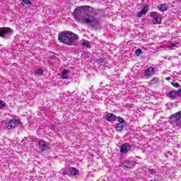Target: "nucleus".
Returning <instances> with one entry per match:
<instances>
[{
  "label": "nucleus",
  "instance_id": "393cba45",
  "mask_svg": "<svg viewBox=\"0 0 181 181\" xmlns=\"http://www.w3.org/2000/svg\"><path fill=\"white\" fill-rule=\"evenodd\" d=\"M6 103H5V102L4 100H0V109L1 108H4V107H5Z\"/></svg>",
  "mask_w": 181,
  "mask_h": 181
},
{
  "label": "nucleus",
  "instance_id": "0eeeda50",
  "mask_svg": "<svg viewBox=\"0 0 181 181\" xmlns=\"http://www.w3.org/2000/svg\"><path fill=\"white\" fill-rule=\"evenodd\" d=\"M38 145L40 146V149L41 152H45L46 151H49V146L45 144V141L42 140L38 141Z\"/></svg>",
  "mask_w": 181,
  "mask_h": 181
},
{
  "label": "nucleus",
  "instance_id": "f03ea898",
  "mask_svg": "<svg viewBox=\"0 0 181 181\" xmlns=\"http://www.w3.org/2000/svg\"><path fill=\"white\" fill-rule=\"evenodd\" d=\"M78 40V35L71 31H63L58 34L59 42L66 46H76V40Z\"/></svg>",
  "mask_w": 181,
  "mask_h": 181
},
{
  "label": "nucleus",
  "instance_id": "b1692460",
  "mask_svg": "<svg viewBox=\"0 0 181 181\" xmlns=\"http://www.w3.org/2000/svg\"><path fill=\"white\" fill-rule=\"evenodd\" d=\"M171 84L175 88H179V87H180V84H179L178 83L171 82Z\"/></svg>",
  "mask_w": 181,
  "mask_h": 181
},
{
  "label": "nucleus",
  "instance_id": "6ab92c4d",
  "mask_svg": "<svg viewBox=\"0 0 181 181\" xmlns=\"http://www.w3.org/2000/svg\"><path fill=\"white\" fill-rule=\"evenodd\" d=\"M158 13L157 12H155V11H152V12L150 13L151 18H153V19L157 18L158 16Z\"/></svg>",
  "mask_w": 181,
  "mask_h": 181
},
{
  "label": "nucleus",
  "instance_id": "cd10ccee",
  "mask_svg": "<svg viewBox=\"0 0 181 181\" xmlns=\"http://www.w3.org/2000/svg\"><path fill=\"white\" fill-rule=\"evenodd\" d=\"M98 63H100V64L104 63V59H98Z\"/></svg>",
  "mask_w": 181,
  "mask_h": 181
},
{
  "label": "nucleus",
  "instance_id": "7c9ffc66",
  "mask_svg": "<svg viewBox=\"0 0 181 181\" xmlns=\"http://www.w3.org/2000/svg\"><path fill=\"white\" fill-rule=\"evenodd\" d=\"M41 111H45L46 110L45 107H40Z\"/></svg>",
  "mask_w": 181,
  "mask_h": 181
},
{
  "label": "nucleus",
  "instance_id": "ddd939ff",
  "mask_svg": "<svg viewBox=\"0 0 181 181\" xmlns=\"http://www.w3.org/2000/svg\"><path fill=\"white\" fill-rule=\"evenodd\" d=\"M155 69L149 67L147 71H145V76H153Z\"/></svg>",
  "mask_w": 181,
  "mask_h": 181
},
{
  "label": "nucleus",
  "instance_id": "6e6552de",
  "mask_svg": "<svg viewBox=\"0 0 181 181\" xmlns=\"http://www.w3.org/2000/svg\"><path fill=\"white\" fill-rule=\"evenodd\" d=\"M149 11V6L148 5H145L141 11L137 13V17L141 18L143 15H146V13Z\"/></svg>",
  "mask_w": 181,
  "mask_h": 181
},
{
  "label": "nucleus",
  "instance_id": "423d86ee",
  "mask_svg": "<svg viewBox=\"0 0 181 181\" xmlns=\"http://www.w3.org/2000/svg\"><path fill=\"white\" fill-rule=\"evenodd\" d=\"M132 148V146L128 143H125L122 144L121 148H120V152L121 153L125 154L128 153L129 151H131Z\"/></svg>",
  "mask_w": 181,
  "mask_h": 181
},
{
  "label": "nucleus",
  "instance_id": "20e7f679",
  "mask_svg": "<svg viewBox=\"0 0 181 181\" xmlns=\"http://www.w3.org/2000/svg\"><path fill=\"white\" fill-rule=\"evenodd\" d=\"M21 125V120L16 119H10L7 124V128L8 129H13V128H16Z\"/></svg>",
  "mask_w": 181,
  "mask_h": 181
},
{
  "label": "nucleus",
  "instance_id": "a878e982",
  "mask_svg": "<svg viewBox=\"0 0 181 181\" xmlns=\"http://www.w3.org/2000/svg\"><path fill=\"white\" fill-rule=\"evenodd\" d=\"M148 172H150L151 175H155V173H156V170H155V169H149Z\"/></svg>",
  "mask_w": 181,
  "mask_h": 181
},
{
  "label": "nucleus",
  "instance_id": "473e14b6",
  "mask_svg": "<svg viewBox=\"0 0 181 181\" xmlns=\"http://www.w3.org/2000/svg\"><path fill=\"white\" fill-rule=\"evenodd\" d=\"M51 59H54V57H52V58Z\"/></svg>",
  "mask_w": 181,
  "mask_h": 181
},
{
  "label": "nucleus",
  "instance_id": "39448f33",
  "mask_svg": "<svg viewBox=\"0 0 181 181\" xmlns=\"http://www.w3.org/2000/svg\"><path fill=\"white\" fill-rule=\"evenodd\" d=\"M11 33H12L11 28L6 27L0 28V37L6 39V35H11Z\"/></svg>",
  "mask_w": 181,
  "mask_h": 181
},
{
  "label": "nucleus",
  "instance_id": "1a4fd4ad",
  "mask_svg": "<svg viewBox=\"0 0 181 181\" xmlns=\"http://www.w3.org/2000/svg\"><path fill=\"white\" fill-rule=\"evenodd\" d=\"M106 120L111 122L112 121H117V116L113 113H109L105 116Z\"/></svg>",
  "mask_w": 181,
  "mask_h": 181
},
{
  "label": "nucleus",
  "instance_id": "aec40b11",
  "mask_svg": "<svg viewBox=\"0 0 181 181\" xmlns=\"http://www.w3.org/2000/svg\"><path fill=\"white\" fill-rule=\"evenodd\" d=\"M141 54H142V49H137L136 51H135V55L138 57L141 56Z\"/></svg>",
  "mask_w": 181,
  "mask_h": 181
},
{
  "label": "nucleus",
  "instance_id": "5701e85b",
  "mask_svg": "<svg viewBox=\"0 0 181 181\" xmlns=\"http://www.w3.org/2000/svg\"><path fill=\"white\" fill-rule=\"evenodd\" d=\"M36 74L37 76H41V74H42V76H43V70H42V69H37Z\"/></svg>",
  "mask_w": 181,
  "mask_h": 181
},
{
  "label": "nucleus",
  "instance_id": "bb28decb",
  "mask_svg": "<svg viewBox=\"0 0 181 181\" xmlns=\"http://www.w3.org/2000/svg\"><path fill=\"white\" fill-rule=\"evenodd\" d=\"M175 46H176L175 43H172L170 46H169V49L172 50V49H173V47H175Z\"/></svg>",
  "mask_w": 181,
  "mask_h": 181
},
{
  "label": "nucleus",
  "instance_id": "9d476101",
  "mask_svg": "<svg viewBox=\"0 0 181 181\" xmlns=\"http://www.w3.org/2000/svg\"><path fill=\"white\" fill-rule=\"evenodd\" d=\"M124 168H127V169H132V168H135V162L134 161H125L123 163Z\"/></svg>",
  "mask_w": 181,
  "mask_h": 181
},
{
  "label": "nucleus",
  "instance_id": "f3484780",
  "mask_svg": "<svg viewBox=\"0 0 181 181\" xmlns=\"http://www.w3.org/2000/svg\"><path fill=\"white\" fill-rule=\"evenodd\" d=\"M69 71L66 69H64L63 71H62V78H64V79H67L69 78Z\"/></svg>",
  "mask_w": 181,
  "mask_h": 181
},
{
  "label": "nucleus",
  "instance_id": "7ed1b4c3",
  "mask_svg": "<svg viewBox=\"0 0 181 181\" xmlns=\"http://www.w3.org/2000/svg\"><path fill=\"white\" fill-rule=\"evenodd\" d=\"M169 124L171 125H177V127H181V111L178 112L177 113H175L174 115H172L169 117Z\"/></svg>",
  "mask_w": 181,
  "mask_h": 181
},
{
  "label": "nucleus",
  "instance_id": "2f4dec72",
  "mask_svg": "<svg viewBox=\"0 0 181 181\" xmlns=\"http://www.w3.org/2000/svg\"><path fill=\"white\" fill-rule=\"evenodd\" d=\"M151 181H156V180H151Z\"/></svg>",
  "mask_w": 181,
  "mask_h": 181
},
{
  "label": "nucleus",
  "instance_id": "2eb2a0df",
  "mask_svg": "<svg viewBox=\"0 0 181 181\" xmlns=\"http://www.w3.org/2000/svg\"><path fill=\"white\" fill-rule=\"evenodd\" d=\"M158 9L161 12H165V11H168V6H166V4H160L158 6Z\"/></svg>",
  "mask_w": 181,
  "mask_h": 181
},
{
  "label": "nucleus",
  "instance_id": "9b49d317",
  "mask_svg": "<svg viewBox=\"0 0 181 181\" xmlns=\"http://www.w3.org/2000/svg\"><path fill=\"white\" fill-rule=\"evenodd\" d=\"M177 94V92L175 90H171L168 93H167V96H168L170 100H175L176 99V95Z\"/></svg>",
  "mask_w": 181,
  "mask_h": 181
},
{
  "label": "nucleus",
  "instance_id": "412c9836",
  "mask_svg": "<svg viewBox=\"0 0 181 181\" xmlns=\"http://www.w3.org/2000/svg\"><path fill=\"white\" fill-rule=\"evenodd\" d=\"M22 4L23 5H32V2L30 1V0H23Z\"/></svg>",
  "mask_w": 181,
  "mask_h": 181
},
{
  "label": "nucleus",
  "instance_id": "f257e3e1",
  "mask_svg": "<svg viewBox=\"0 0 181 181\" xmlns=\"http://www.w3.org/2000/svg\"><path fill=\"white\" fill-rule=\"evenodd\" d=\"M90 10L89 6H81L75 8L74 16L76 21L81 22L83 25H90V26H98L100 19L97 18L98 11L92 10L90 13H86Z\"/></svg>",
  "mask_w": 181,
  "mask_h": 181
},
{
  "label": "nucleus",
  "instance_id": "dca6fc26",
  "mask_svg": "<svg viewBox=\"0 0 181 181\" xmlns=\"http://www.w3.org/2000/svg\"><path fill=\"white\" fill-rule=\"evenodd\" d=\"M161 22L162 18H159V16L153 20V23H154V25H160Z\"/></svg>",
  "mask_w": 181,
  "mask_h": 181
},
{
  "label": "nucleus",
  "instance_id": "a211bd4d",
  "mask_svg": "<svg viewBox=\"0 0 181 181\" xmlns=\"http://www.w3.org/2000/svg\"><path fill=\"white\" fill-rule=\"evenodd\" d=\"M82 46H84L88 49H90V47H91V44L90 43L89 41H84L83 42H82Z\"/></svg>",
  "mask_w": 181,
  "mask_h": 181
},
{
  "label": "nucleus",
  "instance_id": "4468645a",
  "mask_svg": "<svg viewBox=\"0 0 181 181\" xmlns=\"http://www.w3.org/2000/svg\"><path fill=\"white\" fill-rule=\"evenodd\" d=\"M116 129L121 132L124 129V123H117L116 124Z\"/></svg>",
  "mask_w": 181,
  "mask_h": 181
},
{
  "label": "nucleus",
  "instance_id": "c85d7f7f",
  "mask_svg": "<svg viewBox=\"0 0 181 181\" xmlns=\"http://www.w3.org/2000/svg\"><path fill=\"white\" fill-rule=\"evenodd\" d=\"M177 95H178L179 97H181V89H179L178 90H177Z\"/></svg>",
  "mask_w": 181,
  "mask_h": 181
},
{
  "label": "nucleus",
  "instance_id": "4be33fe9",
  "mask_svg": "<svg viewBox=\"0 0 181 181\" xmlns=\"http://www.w3.org/2000/svg\"><path fill=\"white\" fill-rule=\"evenodd\" d=\"M117 121L119 124H124V122H125V120L124 119V118L121 117H117Z\"/></svg>",
  "mask_w": 181,
  "mask_h": 181
},
{
  "label": "nucleus",
  "instance_id": "c756f323",
  "mask_svg": "<svg viewBox=\"0 0 181 181\" xmlns=\"http://www.w3.org/2000/svg\"><path fill=\"white\" fill-rule=\"evenodd\" d=\"M165 80H167L168 81H169V80H170V77H167V78H165Z\"/></svg>",
  "mask_w": 181,
  "mask_h": 181
},
{
  "label": "nucleus",
  "instance_id": "f8f14e48",
  "mask_svg": "<svg viewBox=\"0 0 181 181\" xmlns=\"http://www.w3.org/2000/svg\"><path fill=\"white\" fill-rule=\"evenodd\" d=\"M69 172L70 175H73L74 176L78 175V173H79L78 170L76 169L74 167L70 168Z\"/></svg>",
  "mask_w": 181,
  "mask_h": 181
}]
</instances>
